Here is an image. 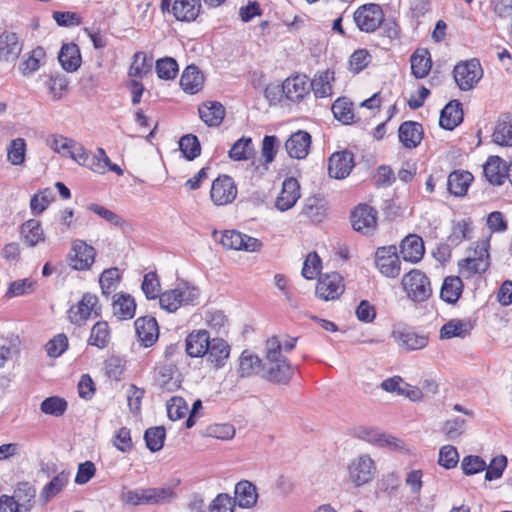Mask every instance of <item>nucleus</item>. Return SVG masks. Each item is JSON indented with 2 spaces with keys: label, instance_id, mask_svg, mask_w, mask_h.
Wrapping results in <instances>:
<instances>
[{
  "label": "nucleus",
  "instance_id": "nucleus-1",
  "mask_svg": "<svg viewBox=\"0 0 512 512\" xmlns=\"http://www.w3.org/2000/svg\"><path fill=\"white\" fill-rule=\"evenodd\" d=\"M265 350L261 378L276 385H287L293 377V369L288 359L282 354V345L278 337L269 338L266 341Z\"/></svg>",
  "mask_w": 512,
  "mask_h": 512
},
{
  "label": "nucleus",
  "instance_id": "nucleus-2",
  "mask_svg": "<svg viewBox=\"0 0 512 512\" xmlns=\"http://www.w3.org/2000/svg\"><path fill=\"white\" fill-rule=\"evenodd\" d=\"M401 283L407 296L415 302L426 301L432 295L430 280L421 270L412 269L403 276Z\"/></svg>",
  "mask_w": 512,
  "mask_h": 512
},
{
  "label": "nucleus",
  "instance_id": "nucleus-3",
  "mask_svg": "<svg viewBox=\"0 0 512 512\" xmlns=\"http://www.w3.org/2000/svg\"><path fill=\"white\" fill-rule=\"evenodd\" d=\"M489 243L482 241L477 244L473 256H469L458 262L459 273L464 278H471L476 274H481L489 268Z\"/></svg>",
  "mask_w": 512,
  "mask_h": 512
},
{
  "label": "nucleus",
  "instance_id": "nucleus-4",
  "mask_svg": "<svg viewBox=\"0 0 512 512\" xmlns=\"http://www.w3.org/2000/svg\"><path fill=\"white\" fill-rule=\"evenodd\" d=\"M347 473L348 481L354 487H361L373 480L376 474V465L368 454H363L350 461Z\"/></svg>",
  "mask_w": 512,
  "mask_h": 512
},
{
  "label": "nucleus",
  "instance_id": "nucleus-5",
  "mask_svg": "<svg viewBox=\"0 0 512 512\" xmlns=\"http://www.w3.org/2000/svg\"><path fill=\"white\" fill-rule=\"evenodd\" d=\"M454 80L462 91L473 89L483 77V69L478 59L458 63L453 70Z\"/></svg>",
  "mask_w": 512,
  "mask_h": 512
},
{
  "label": "nucleus",
  "instance_id": "nucleus-6",
  "mask_svg": "<svg viewBox=\"0 0 512 512\" xmlns=\"http://www.w3.org/2000/svg\"><path fill=\"white\" fill-rule=\"evenodd\" d=\"M353 20L361 32L372 33L382 25L384 13L378 4H364L353 13Z\"/></svg>",
  "mask_w": 512,
  "mask_h": 512
},
{
  "label": "nucleus",
  "instance_id": "nucleus-7",
  "mask_svg": "<svg viewBox=\"0 0 512 512\" xmlns=\"http://www.w3.org/2000/svg\"><path fill=\"white\" fill-rule=\"evenodd\" d=\"M238 194L235 181L229 175H219L213 182L210 190V198L217 206L232 203Z\"/></svg>",
  "mask_w": 512,
  "mask_h": 512
},
{
  "label": "nucleus",
  "instance_id": "nucleus-8",
  "mask_svg": "<svg viewBox=\"0 0 512 512\" xmlns=\"http://www.w3.org/2000/svg\"><path fill=\"white\" fill-rule=\"evenodd\" d=\"M344 292L342 276L337 272L320 275L316 285V296L324 301L337 299Z\"/></svg>",
  "mask_w": 512,
  "mask_h": 512
},
{
  "label": "nucleus",
  "instance_id": "nucleus-9",
  "mask_svg": "<svg viewBox=\"0 0 512 512\" xmlns=\"http://www.w3.org/2000/svg\"><path fill=\"white\" fill-rule=\"evenodd\" d=\"M219 242L226 249L243 250L247 252H256L262 247V243L259 239L235 230L224 231Z\"/></svg>",
  "mask_w": 512,
  "mask_h": 512
},
{
  "label": "nucleus",
  "instance_id": "nucleus-10",
  "mask_svg": "<svg viewBox=\"0 0 512 512\" xmlns=\"http://www.w3.org/2000/svg\"><path fill=\"white\" fill-rule=\"evenodd\" d=\"M282 91L289 101L300 103L310 95L309 78L305 74L292 75L284 80Z\"/></svg>",
  "mask_w": 512,
  "mask_h": 512
},
{
  "label": "nucleus",
  "instance_id": "nucleus-11",
  "mask_svg": "<svg viewBox=\"0 0 512 512\" xmlns=\"http://www.w3.org/2000/svg\"><path fill=\"white\" fill-rule=\"evenodd\" d=\"M379 271L386 277L395 278L400 274V260L395 246L379 247L375 254Z\"/></svg>",
  "mask_w": 512,
  "mask_h": 512
},
{
  "label": "nucleus",
  "instance_id": "nucleus-12",
  "mask_svg": "<svg viewBox=\"0 0 512 512\" xmlns=\"http://www.w3.org/2000/svg\"><path fill=\"white\" fill-rule=\"evenodd\" d=\"M351 223L355 231L370 234L376 229L377 211L367 204H360L351 213Z\"/></svg>",
  "mask_w": 512,
  "mask_h": 512
},
{
  "label": "nucleus",
  "instance_id": "nucleus-13",
  "mask_svg": "<svg viewBox=\"0 0 512 512\" xmlns=\"http://www.w3.org/2000/svg\"><path fill=\"white\" fill-rule=\"evenodd\" d=\"M96 251L83 240H75L69 254V265L75 270L89 269L95 260Z\"/></svg>",
  "mask_w": 512,
  "mask_h": 512
},
{
  "label": "nucleus",
  "instance_id": "nucleus-14",
  "mask_svg": "<svg viewBox=\"0 0 512 512\" xmlns=\"http://www.w3.org/2000/svg\"><path fill=\"white\" fill-rule=\"evenodd\" d=\"M97 303L98 297L95 294L85 293L76 305L70 307L68 311L70 322L76 325H82L90 318L93 312H95L97 316Z\"/></svg>",
  "mask_w": 512,
  "mask_h": 512
},
{
  "label": "nucleus",
  "instance_id": "nucleus-15",
  "mask_svg": "<svg viewBox=\"0 0 512 512\" xmlns=\"http://www.w3.org/2000/svg\"><path fill=\"white\" fill-rule=\"evenodd\" d=\"M311 135L304 131L298 130L290 135L285 142V149L288 155L294 159H305L310 151Z\"/></svg>",
  "mask_w": 512,
  "mask_h": 512
},
{
  "label": "nucleus",
  "instance_id": "nucleus-16",
  "mask_svg": "<svg viewBox=\"0 0 512 512\" xmlns=\"http://www.w3.org/2000/svg\"><path fill=\"white\" fill-rule=\"evenodd\" d=\"M23 45L14 32L4 31L0 34V61L15 62L22 52Z\"/></svg>",
  "mask_w": 512,
  "mask_h": 512
},
{
  "label": "nucleus",
  "instance_id": "nucleus-17",
  "mask_svg": "<svg viewBox=\"0 0 512 512\" xmlns=\"http://www.w3.org/2000/svg\"><path fill=\"white\" fill-rule=\"evenodd\" d=\"M353 167V155L348 151L333 153L328 162V173L335 179L347 177Z\"/></svg>",
  "mask_w": 512,
  "mask_h": 512
},
{
  "label": "nucleus",
  "instance_id": "nucleus-18",
  "mask_svg": "<svg viewBox=\"0 0 512 512\" xmlns=\"http://www.w3.org/2000/svg\"><path fill=\"white\" fill-rule=\"evenodd\" d=\"M299 198L300 185L295 178L290 177L283 181L282 189L276 199L275 206L280 211H287L296 204Z\"/></svg>",
  "mask_w": 512,
  "mask_h": 512
},
{
  "label": "nucleus",
  "instance_id": "nucleus-19",
  "mask_svg": "<svg viewBox=\"0 0 512 512\" xmlns=\"http://www.w3.org/2000/svg\"><path fill=\"white\" fill-rule=\"evenodd\" d=\"M210 342V335L206 330H194L186 337V353L193 358L204 357L205 353H207Z\"/></svg>",
  "mask_w": 512,
  "mask_h": 512
},
{
  "label": "nucleus",
  "instance_id": "nucleus-20",
  "mask_svg": "<svg viewBox=\"0 0 512 512\" xmlns=\"http://www.w3.org/2000/svg\"><path fill=\"white\" fill-rule=\"evenodd\" d=\"M134 325L138 340L143 346L150 347L157 341L159 328L155 318L140 317L135 321Z\"/></svg>",
  "mask_w": 512,
  "mask_h": 512
},
{
  "label": "nucleus",
  "instance_id": "nucleus-21",
  "mask_svg": "<svg viewBox=\"0 0 512 512\" xmlns=\"http://www.w3.org/2000/svg\"><path fill=\"white\" fill-rule=\"evenodd\" d=\"M335 73L330 69L318 71L314 77L309 80L311 91L316 98H329L333 95V83Z\"/></svg>",
  "mask_w": 512,
  "mask_h": 512
},
{
  "label": "nucleus",
  "instance_id": "nucleus-22",
  "mask_svg": "<svg viewBox=\"0 0 512 512\" xmlns=\"http://www.w3.org/2000/svg\"><path fill=\"white\" fill-rule=\"evenodd\" d=\"M424 135L423 127L415 121H405L398 129L399 141L407 149H414L421 143Z\"/></svg>",
  "mask_w": 512,
  "mask_h": 512
},
{
  "label": "nucleus",
  "instance_id": "nucleus-23",
  "mask_svg": "<svg viewBox=\"0 0 512 512\" xmlns=\"http://www.w3.org/2000/svg\"><path fill=\"white\" fill-rule=\"evenodd\" d=\"M510 164L499 156H490L484 164L483 170L487 180L493 185H501L508 178Z\"/></svg>",
  "mask_w": 512,
  "mask_h": 512
},
{
  "label": "nucleus",
  "instance_id": "nucleus-24",
  "mask_svg": "<svg viewBox=\"0 0 512 512\" xmlns=\"http://www.w3.org/2000/svg\"><path fill=\"white\" fill-rule=\"evenodd\" d=\"M201 0H174L171 12L177 21L193 22L201 12Z\"/></svg>",
  "mask_w": 512,
  "mask_h": 512
},
{
  "label": "nucleus",
  "instance_id": "nucleus-25",
  "mask_svg": "<svg viewBox=\"0 0 512 512\" xmlns=\"http://www.w3.org/2000/svg\"><path fill=\"white\" fill-rule=\"evenodd\" d=\"M230 346L222 338H212L209 344L207 353H205L206 360L215 369H220L225 366L230 356Z\"/></svg>",
  "mask_w": 512,
  "mask_h": 512
},
{
  "label": "nucleus",
  "instance_id": "nucleus-26",
  "mask_svg": "<svg viewBox=\"0 0 512 512\" xmlns=\"http://www.w3.org/2000/svg\"><path fill=\"white\" fill-rule=\"evenodd\" d=\"M424 253V242L420 236L410 234L402 240L400 254L404 261L416 263L422 259Z\"/></svg>",
  "mask_w": 512,
  "mask_h": 512
},
{
  "label": "nucleus",
  "instance_id": "nucleus-27",
  "mask_svg": "<svg viewBox=\"0 0 512 512\" xmlns=\"http://www.w3.org/2000/svg\"><path fill=\"white\" fill-rule=\"evenodd\" d=\"M495 144L503 147H512V114L504 113L496 121L492 133Z\"/></svg>",
  "mask_w": 512,
  "mask_h": 512
},
{
  "label": "nucleus",
  "instance_id": "nucleus-28",
  "mask_svg": "<svg viewBox=\"0 0 512 512\" xmlns=\"http://www.w3.org/2000/svg\"><path fill=\"white\" fill-rule=\"evenodd\" d=\"M393 337L398 346L406 351L420 350L428 344L426 335L411 330L394 331Z\"/></svg>",
  "mask_w": 512,
  "mask_h": 512
},
{
  "label": "nucleus",
  "instance_id": "nucleus-29",
  "mask_svg": "<svg viewBox=\"0 0 512 512\" xmlns=\"http://www.w3.org/2000/svg\"><path fill=\"white\" fill-rule=\"evenodd\" d=\"M177 367L172 363L162 364L157 367L156 381L163 391L173 392L180 387L177 376Z\"/></svg>",
  "mask_w": 512,
  "mask_h": 512
},
{
  "label": "nucleus",
  "instance_id": "nucleus-30",
  "mask_svg": "<svg viewBox=\"0 0 512 512\" xmlns=\"http://www.w3.org/2000/svg\"><path fill=\"white\" fill-rule=\"evenodd\" d=\"M258 499L257 488L250 481L242 480L235 486V504L240 508H252Z\"/></svg>",
  "mask_w": 512,
  "mask_h": 512
},
{
  "label": "nucleus",
  "instance_id": "nucleus-31",
  "mask_svg": "<svg viewBox=\"0 0 512 512\" xmlns=\"http://www.w3.org/2000/svg\"><path fill=\"white\" fill-rule=\"evenodd\" d=\"M463 121L461 103L457 100L450 101L441 111L439 125L445 130H453Z\"/></svg>",
  "mask_w": 512,
  "mask_h": 512
},
{
  "label": "nucleus",
  "instance_id": "nucleus-32",
  "mask_svg": "<svg viewBox=\"0 0 512 512\" xmlns=\"http://www.w3.org/2000/svg\"><path fill=\"white\" fill-rule=\"evenodd\" d=\"M20 235L23 243L28 247H34L45 241V234L41 223L36 219L25 221L20 227Z\"/></svg>",
  "mask_w": 512,
  "mask_h": 512
},
{
  "label": "nucleus",
  "instance_id": "nucleus-33",
  "mask_svg": "<svg viewBox=\"0 0 512 512\" xmlns=\"http://www.w3.org/2000/svg\"><path fill=\"white\" fill-rule=\"evenodd\" d=\"M201 120L210 127L219 126L225 116V108L220 102L210 101L198 109Z\"/></svg>",
  "mask_w": 512,
  "mask_h": 512
},
{
  "label": "nucleus",
  "instance_id": "nucleus-34",
  "mask_svg": "<svg viewBox=\"0 0 512 512\" xmlns=\"http://www.w3.org/2000/svg\"><path fill=\"white\" fill-rule=\"evenodd\" d=\"M70 473L63 470L54 476L40 492L39 500L42 504L48 503L52 498L58 495L69 483Z\"/></svg>",
  "mask_w": 512,
  "mask_h": 512
},
{
  "label": "nucleus",
  "instance_id": "nucleus-35",
  "mask_svg": "<svg viewBox=\"0 0 512 512\" xmlns=\"http://www.w3.org/2000/svg\"><path fill=\"white\" fill-rule=\"evenodd\" d=\"M473 179V175L468 171H453L447 179L448 191L455 196H464Z\"/></svg>",
  "mask_w": 512,
  "mask_h": 512
},
{
  "label": "nucleus",
  "instance_id": "nucleus-36",
  "mask_svg": "<svg viewBox=\"0 0 512 512\" xmlns=\"http://www.w3.org/2000/svg\"><path fill=\"white\" fill-rule=\"evenodd\" d=\"M204 83V76L199 69L194 66H188L181 75L180 85L182 89L189 94L198 93Z\"/></svg>",
  "mask_w": 512,
  "mask_h": 512
},
{
  "label": "nucleus",
  "instance_id": "nucleus-37",
  "mask_svg": "<svg viewBox=\"0 0 512 512\" xmlns=\"http://www.w3.org/2000/svg\"><path fill=\"white\" fill-rule=\"evenodd\" d=\"M58 60L64 70L76 71L81 64L80 50L74 43L64 44L59 52Z\"/></svg>",
  "mask_w": 512,
  "mask_h": 512
},
{
  "label": "nucleus",
  "instance_id": "nucleus-38",
  "mask_svg": "<svg viewBox=\"0 0 512 512\" xmlns=\"http://www.w3.org/2000/svg\"><path fill=\"white\" fill-rule=\"evenodd\" d=\"M463 282L459 276H447L442 284L440 297L443 301L454 304L463 291Z\"/></svg>",
  "mask_w": 512,
  "mask_h": 512
},
{
  "label": "nucleus",
  "instance_id": "nucleus-39",
  "mask_svg": "<svg viewBox=\"0 0 512 512\" xmlns=\"http://www.w3.org/2000/svg\"><path fill=\"white\" fill-rule=\"evenodd\" d=\"M263 360L248 350H244L239 358L238 374L240 377H250L256 373L261 376Z\"/></svg>",
  "mask_w": 512,
  "mask_h": 512
},
{
  "label": "nucleus",
  "instance_id": "nucleus-40",
  "mask_svg": "<svg viewBox=\"0 0 512 512\" xmlns=\"http://www.w3.org/2000/svg\"><path fill=\"white\" fill-rule=\"evenodd\" d=\"M410 63L412 74L418 79L426 77L432 65L430 54L426 49L416 50L410 58Z\"/></svg>",
  "mask_w": 512,
  "mask_h": 512
},
{
  "label": "nucleus",
  "instance_id": "nucleus-41",
  "mask_svg": "<svg viewBox=\"0 0 512 512\" xmlns=\"http://www.w3.org/2000/svg\"><path fill=\"white\" fill-rule=\"evenodd\" d=\"M36 489L29 482H21L14 492V500L19 509L28 512L34 505Z\"/></svg>",
  "mask_w": 512,
  "mask_h": 512
},
{
  "label": "nucleus",
  "instance_id": "nucleus-42",
  "mask_svg": "<svg viewBox=\"0 0 512 512\" xmlns=\"http://www.w3.org/2000/svg\"><path fill=\"white\" fill-rule=\"evenodd\" d=\"M136 303L129 294H121L113 301V314L119 320L132 319L135 315Z\"/></svg>",
  "mask_w": 512,
  "mask_h": 512
},
{
  "label": "nucleus",
  "instance_id": "nucleus-43",
  "mask_svg": "<svg viewBox=\"0 0 512 512\" xmlns=\"http://www.w3.org/2000/svg\"><path fill=\"white\" fill-rule=\"evenodd\" d=\"M234 161L250 160L255 155V148L250 137H241L231 147L228 153Z\"/></svg>",
  "mask_w": 512,
  "mask_h": 512
},
{
  "label": "nucleus",
  "instance_id": "nucleus-44",
  "mask_svg": "<svg viewBox=\"0 0 512 512\" xmlns=\"http://www.w3.org/2000/svg\"><path fill=\"white\" fill-rule=\"evenodd\" d=\"M45 61L46 52L43 47L38 46L21 62L19 69L24 76H30L38 71Z\"/></svg>",
  "mask_w": 512,
  "mask_h": 512
},
{
  "label": "nucleus",
  "instance_id": "nucleus-45",
  "mask_svg": "<svg viewBox=\"0 0 512 512\" xmlns=\"http://www.w3.org/2000/svg\"><path fill=\"white\" fill-rule=\"evenodd\" d=\"M110 339L111 331L108 323L106 321H98L91 329L88 344L99 349H104L108 346Z\"/></svg>",
  "mask_w": 512,
  "mask_h": 512
},
{
  "label": "nucleus",
  "instance_id": "nucleus-46",
  "mask_svg": "<svg viewBox=\"0 0 512 512\" xmlns=\"http://www.w3.org/2000/svg\"><path fill=\"white\" fill-rule=\"evenodd\" d=\"M331 110L335 119L343 124H351L354 121L353 103L346 97L336 99Z\"/></svg>",
  "mask_w": 512,
  "mask_h": 512
},
{
  "label": "nucleus",
  "instance_id": "nucleus-47",
  "mask_svg": "<svg viewBox=\"0 0 512 512\" xmlns=\"http://www.w3.org/2000/svg\"><path fill=\"white\" fill-rule=\"evenodd\" d=\"M152 68V58L144 52H136L129 67L128 75L133 78H143Z\"/></svg>",
  "mask_w": 512,
  "mask_h": 512
},
{
  "label": "nucleus",
  "instance_id": "nucleus-48",
  "mask_svg": "<svg viewBox=\"0 0 512 512\" xmlns=\"http://www.w3.org/2000/svg\"><path fill=\"white\" fill-rule=\"evenodd\" d=\"M67 408V401L59 396L47 397L40 404L41 412L53 417H61L65 414Z\"/></svg>",
  "mask_w": 512,
  "mask_h": 512
},
{
  "label": "nucleus",
  "instance_id": "nucleus-49",
  "mask_svg": "<svg viewBox=\"0 0 512 512\" xmlns=\"http://www.w3.org/2000/svg\"><path fill=\"white\" fill-rule=\"evenodd\" d=\"M470 332L468 324L459 319H452L445 323L440 329L441 339H451L453 337L464 338Z\"/></svg>",
  "mask_w": 512,
  "mask_h": 512
},
{
  "label": "nucleus",
  "instance_id": "nucleus-50",
  "mask_svg": "<svg viewBox=\"0 0 512 512\" xmlns=\"http://www.w3.org/2000/svg\"><path fill=\"white\" fill-rule=\"evenodd\" d=\"M149 497L148 488H138L134 490L123 488L120 495V499L123 503L133 506L150 504Z\"/></svg>",
  "mask_w": 512,
  "mask_h": 512
},
{
  "label": "nucleus",
  "instance_id": "nucleus-51",
  "mask_svg": "<svg viewBox=\"0 0 512 512\" xmlns=\"http://www.w3.org/2000/svg\"><path fill=\"white\" fill-rule=\"evenodd\" d=\"M165 437L166 431L162 426L148 428L144 434L146 446L152 452H157L163 448Z\"/></svg>",
  "mask_w": 512,
  "mask_h": 512
},
{
  "label": "nucleus",
  "instance_id": "nucleus-52",
  "mask_svg": "<svg viewBox=\"0 0 512 512\" xmlns=\"http://www.w3.org/2000/svg\"><path fill=\"white\" fill-rule=\"evenodd\" d=\"M26 142L23 138L13 139L7 147V159L15 166L22 165L25 161Z\"/></svg>",
  "mask_w": 512,
  "mask_h": 512
},
{
  "label": "nucleus",
  "instance_id": "nucleus-53",
  "mask_svg": "<svg viewBox=\"0 0 512 512\" xmlns=\"http://www.w3.org/2000/svg\"><path fill=\"white\" fill-rule=\"evenodd\" d=\"M301 214L313 222H321L325 216V209L320 199L309 197L305 201Z\"/></svg>",
  "mask_w": 512,
  "mask_h": 512
},
{
  "label": "nucleus",
  "instance_id": "nucleus-54",
  "mask_svg": "<svg viewBox=\"0 0 512 512\" xmlns=\"http://www.w3.org/2000/svg\"><path fill=\"white\" fill-rule=\"evenodd\" d=\"M179 148L184 157L189 161L194 160L201 153L200 142L198 138L192 134H187L181 137L179 141Z\"/></svg>",
  "mask_w": 512,
  "mask_h": 512
},
{
  "label": "nucleus",
  "instance_id": "nucleus-55",
  "mask_svg": "<svg viewBox=\"0 0 512 512\" xmlns=\"http://www.w3.org/2000/svg\"><path fill=\"white\" fill-rule=\"evenodd\" d=\"M279 148V139L275 135H266L262 140L261 154L264 158L263 169L268 170V164L272 163Z\"/></svg>",
  "mask_w": 512,
  "mask_h": 512
},
{
  "label": "nucleus",
  "instance_id": "nucleus-56",
  "mask_svg": "<svg viewBox=\"0 0 512 512\" xmlns=\"http://www.w3.org/2000/svg\"><path fill=\"white\" fill-rule=\"evenodd\" d=\"M52 100L58 101L64 97L68 89V80L63 75L51 76L46 83Z\"/></svg>",
  "mask_w": 512,
  "mask_h": 512
},
{
  "label": "nucleus",
  "instance_id": "nucleus-57",
  "mask_svg": "<svg viewBox=\"0 0 512 512\" xmlns=\"http://www.w3.org/2000/svg\"><path fill=\"white\" fill-rule=\"evenodd\" d=\"M120 281V274L117 268H109L104 270L99 279L102 293L109 296L117 287Z\"/></svg>",
  "mask_w": 512,
  "mask_h": 512
},
{
  "label": "nucleus",
  "instance_id": "nucleus-58",
  "mask_svg": "<svg viewBox=\"0 0 512 512\" xmlns=\"http://www.w3.org/2000/svg\"><path fill=\"white\" fill-rule=\"evenodd\" d=\"M322 261L316 252H310L303 263L301 274L305 279H315L321 271Z\"/></svg>",
  "mask_w": 512,
  "mask_h": 512
},
{
  "label": "nucleus",
  "instance_id": "nucleus-59",
  "mask_svg": "<svg viewBox=\"0 0 512 512\" xmlns=\"http://www.w3.org/2000/svg\"><path fill=\"white\" fill-rule=\"evenodd\" d=\"M141 289L149 300H154L160 296V281L155 272H149L144 275Z\"/></svg>",
  "mask_w": 512,
  "mask_h": 512
},
{
  "label": "nucleus",
  "instance_id": "nucleus-60",
  "mask_svg": "<svg viewBox=\"0 0 512 512\" xmlns=\"http://www.w3.org/2000/svg\"><path fill=\"white\" fill-rule=\"evenodd\" d=\"M178 72V64L176 60L170 57L159 59L156 61V73L160 79H174Z\"/></svg>",
  "mask_w": 512,
  "mask_h": 512
},
{
  "label": "nucleus",
  "instance_id": "nucleus-61",
  "mask_svg": "<svg viewBox=\"0 0 512 512\" xmlns=\"http://www.w3.org/2000/svg\"><path fill=\"white\" fill-rule=\"evenodd\" d=\"M53 193L49 189H44L34 194L30 200V208L34 215L41 214L53 201Z\"/></svg>",
  "mask_w": 512,
  "mask_h": 512
},
{
  "label": "nucleus",
  "instance_id": "nucleus-62",
  "mask_svg": "<svg viewBox=\"0 0 512 512\" xmlns=\"http://www.w3.org/2000/svg\"><path fill=\"white\" fill-rule=\"evenodd\" d=\"M459 462V454L456 447L452 445H444L440 448L438 464L445 469H452Z\"/></svg>",
  "mask_w": 512,
  "mask_h": 512
},
{
  "label": "nucleus",
  "instance_id": "nucleus-63",
  "mask_svg": "<svg viewBox=\"0 0 512 512\" xmlns=\"http://www.w3.org/2000/svg\"><path fill=\"white\" fill-rule=\"evenodd\" d=\"M180 289L167 290L160 294V307L168 312H175L182 306L180 301Z\"/></svg>",
  "mask_w": 512,
  "mask_h": 512
},
{
  "label": "nucleus",
  "instance_id": "nucleus-64",
  "mask_svg": "<svg viewBox=\"0 0 512 512\" xmlns=\"http://www.w3.org/2000/svg\"><path fill=\"white\" fill-rule=\"evenodd\" d=\"M400 485L401 478L395 471L384 474L377 483L378 489L389 496L395 493Z\"/></svg>",
  "mask_w": 512,
  "mask_h": 512
}]
</instances>
